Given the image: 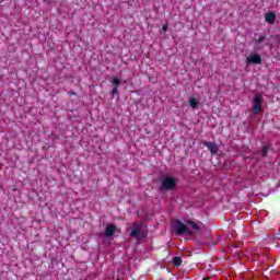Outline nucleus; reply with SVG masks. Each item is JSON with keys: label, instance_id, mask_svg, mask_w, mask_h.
I'll list each match as a JSON object with an SVG mask.
<instances>
[{"label": "nucleus", "instance_id": "7", "mask_svg": "<svg viewBox=\"0 0 280 280\" xmlns=\"http://www.w3.org/2000/svg\"><path fill=\"white\" fill-rule=\"evenodd\" d=\"M277 19V15L273 12H269L265 15V20L269 25H275V21Z\"/></svg>", "mask_w": 280, "mask_h": 280}, {"label": "nucleus", "instance_id": "16", "mask_svg": "<svg viewBox=\"0 0 280 280\" xmlns=\"http://www.w3.org/2000/svg\"><path fill=\"white\" fill-rule=\"evenodd\" d=\"M162 30H163V32H167V30H170V27L167 26V24H164Z\"/></svg>", "mask_w": 280, "mask_h": 280}, {"label": "nucleus", "instance_id": "10", "mask_svg": "<svg viewBox=\"0 0 280 280\" xmlns=\"http://www.w3.org/2000/svg\"><path fill=\"white\" fill-rule=\"evenodd\" d=\"M173 264L175 265V266H180V264H183V258H180V257H174L173 258Z\"/></svg>", "mask_w": 280, "mask_h": 280}, {"label": "nucleus", "instance_id": "9", "mask_svg": "<svg viewBox=\"0 0 280 280\" xmlns=\"http://www.w3.org/2000/svg\"><path fill=\"white\" fill-rule=\"evenodd\" d=\"M188 103H189V106H191L192 108H198L199 101L196 100L195 97H190Z\"/></svg>", "mask_w": 280, "mask_h": 280}, {"label": "nucleus", "instance_id": "6", "mask_svg": "<svg viewBox=\"0 0 280 280\" xmlns=\"http://www.w3.org/2000/svg\"><path fill=\"white\" fill-rule=\"evenodd\" d=\"M203 145L208 148V150L211 152V154H218V144L213 142H203Z\"/></svg>", "mask_w": 280, "mask_h": 280}, {"label": "nucleus", "instance_id": "8", "mask_svg": "<svg viewBox=\"0 0 280 280\" xmlns=\"http://www.w3.org/2000/svg\"><path fill=\"white\" fill-rule=\"evenodd\" d=\"M139 233H141V225L135 224V228L130 232L131 237H137Z\"/></svg>", "mask_w": 280, "mask_h": 280}, {"label": "nucleus", "instance_id": "4", "mask_svg": "<svg viewBox=\"0 0 280 280\" xmlns=\"http://www.w3.org/2000/svg\"><path fill=\"white\" fill-rule=\"evenodd\" d=\"M117 231H118L117 226H115V224L110 223L105 229L104 235H105V237H113V235H115V233H117Z\"/></svg>", "mask_w": 280, "mask_h": 280}, {"label": "nucleus", "instance_id": "14", "mask_svg": "<svg viewBox=\"0 0 280 280\" xmlns=\"http://www.w3.org/2000/svg\"><path fill=\"white\" fill-rule=\"evenodd\" d=\"M261 153L262 156H266V154H268V147H264Z\"/></svg>", "mask_w": 280, "mask_h": 280}, {"label": "nucleus", "instance_id": "11", "mask_svg": "<svg viewBox=\"0 0 280 280\" xmlns=\"http://www.w3.org/2000/svg\"><path fill=\"white\" fill-rule=\"evenodd\" d=\"M113 84H114V88L119 89V84H121V80H119V78H114L113 79Z\"/></svg>", "mask_w": 280, "mask_h": 280}, {"label": "nucleus", "instance_id": "5", "mask_svg": "<svg viewBox=\"0 0 280 280\" xmlns=\"http://www.w3.org/2000/svg\"><path fill=\"white\" fill-rule=\"evenodd\" d=\"M248 65H261V56L260 55H252L247 57Z\"/></svg>", "mask_w": 280, "mask_h": 280}, {"label": "nucleus", "instance_id": "3", "mask_svg": "<svg viewBox=\"0 0 280 280\" xmlns=\"http://www.w3.org/2000/svg\"><path fill=\"white\" fill-rule=\"evenodd\" d=\"M261 102H262L261 95H256L254 101H253V113H254V115H258V113H261Z\"/></svg>", "mask_w": 280, "mask_h": 280}, {"label": "nucleus", "instance_id": "1", "mask_svg": "<svg viewBox=\"0 0 280 280\" xmlns=\"http://www.w3.org/2000/svg\"><path fill=\"white\" fill-rule=\"evenodd\" d=\"M202 226L194 221H174L173 222V230L177 235H196L198 231H200Z\"/></svg>", "mask_w": 280, "mask_h": 280}, {"label": "nucleus", "instance_id": "15", "mask_svg": "<svg viewBox=\"0 0 280 280\" xmlns=\"http://www.w3.org/2000/svg\"><path fill=\"white\" fill-rule=\"evenodd\" d=\"M118 91H119L118 88L114 86V89L112 91V95H117Z\"/></svg>", "mask_w": 280, "mask_h": 280}, {"label": "nucleus", "instance_id": "13", "mask_svg": "<svg viewBox=\"0 0 280 280\" xmlns=\"http://www.w3.org/2000/svg\"><path fill=\"white\" fill-rule=\"evenodd\" d=\"M264 40H266V36H260V37L256 40V43L261 44V43H264Z\"/></svg>", "mask_w": 280, "mask_h": 280}, {"label": "nucleus", "instance_id": "12", "mask_svg": "<svg viewBox=\"0 0 280 280\" xmlns=\"http://www.w3.org/2000/svg\"><path fill=\"white\" fill-rule=\"evenodd\" d=\"M205 237H206V240H209V238H211V231H206L205 232Z\"/></svg>", "mask_w": 280, "mask_h": 280}, {"label": "nucleus", "instance_id": "2", "mask_svg": "<svg viewBox=\"0 0 280 280\" xmlns=\"http://www.w3.org/2000/svg\"><path fill=\"white\" fill-rule=\"evenodd\" d=\"M176 185H178V179L174 177H164L162 179V189L166 191H172V189H176Z\"/></svg>", "mask_w": 280, "mask_h": 280}]
</instances>
